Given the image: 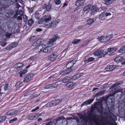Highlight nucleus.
<instances>
[{
  "instance_id": "42",
  "label": "nucleus",
  "mask_w": 125,
  "mask_h": 125,
  "mask_svg": "<svg viewBox=\"0 0 125 125\" xmlns=\"http://www.w3.org/2000/svg\"><path fill=\"white\" fill-rule=\"evenodd\" d=\"M18 43L16 42H14L10 44L12 49L16 47L18 45Z\"/></svg>"
},
{
  "instance_id": "16",
  "label": "nucleus",
  "mask_w": 125,
  "mask_h": 125,
  "mask_svg": "<svg viewBox=\"0 0 125 125\" xmlns=\"http://www.w3.org/2000/svg\"><path fill=\"white\" fill-rule=\"evenodd\" d=\"M94 100V99H90L87 100L86 101L84 102L82 104L81 106V107H82L84 105H86L88 104H90L93 102Z\"/></svg>"
},
{
  "instance_id": "40",
  "label": "nucleus",
  "mask_w": 125,
  "mask_h": 125,
  "mask_svg": "<svg viewBox=\"0 0 125 125\" xmlns=\"http://www.w3.org/2000/svg\"><path fill=\"white\" fill-rule=\"evenodd\" d=\"M36 39V37L35 36H33L30 37L29 38V40L30 42H33Z\"/></svg>"
},
{
  "instance_id": "64",
  "label": "nucleus",
  "mask_w": 125,
  "mask_h": 125,
  "mask_svg": "<svg viewBox=\"0 0 125 125\" xmlns=\"http://www.w3.org/2000/svg\"><path fill=\"white\" fill-rule=\"evenodd\" d=\"M29 11L30 13H32V10L31 9H29Z\"/></svg>"
},
{
  "instance_id": "25",
  "label": "nucleus",
  "mask_w": 125,
  "mask_h": 125,
  "mask_svg": "<svg viewBox=\"0 0 125 125\" xmlns=\"http://www.w3.org/2000/svg\"><path fill=\"white\" fill-rule=\"evenodd\" d=\"M72 76H66L62 80V81L63 83H66L72 79Z\"/></svg>"
},
{
  "instance_id": "54",
  "label": "nucleus",
  "mask_w": 125,
  "mask_h": 125,
  "mask_svg": "<svg viewBox=\"0 0 125 125\" xmlns=\"http://www.w3.org/2000/svg\"><path fill=\"white\" fill-rule=\"evenodd\" d=\"M11 35L12 34L11 33H7V34H6V37H8V38H10V36H11Z\"/></svg>"
},
{
  "instance_id": "2",
  "label": "nucleus",
  "mask_w": 125,
  "mask_h": 125,
  "mask_svg": "<svg viewBox=\"0 0 125 125\" xmlns=\"http://www.w3.org/2000/svg\"><path fill=\"white\" fill-rule=\"evenodd\" d=\"M10 91V87L8 83L2 84L0 85V94H7Z\"/></svg>"
},
{
  "instance_id": "37",
  "label": "nucleus",
  "mask_w": 125,
  "mask_h": 125,
  "mask_svg": "<svg viewBox=\"0 0 125 125\" xmlns=\"http://www.w3.org/2000/svg\"><path fill=\"white\" fill-rule=\"evenodd\" d=\"M6 118L7 117L5 116H0V123L4 121Z\"/></svg>"
},
{
  "instance_id": "41",
  "label": "nucleus",
  "mask_w": 125,
  "mask_h": 125,
  "mask_svg": "<svg viewBox=\"0 0 125 125\" xmlns=\"http://www.w3.org/2000/svg\"><path fill=\"white\" fill-rule=\"evenodd\" d=\"M94 21L93 19H92L90 18L87 20V22L88 24H91Z\"/></svg>"
},
{
  "instance_id": "28",
  "label": "nucleus",
  "mask_w": 125,
  "mask_h": 125,
  "mask_svg": "<svg viewBox=\"0 0 125 125\" xmlns=\"http://www.w3.org/2000/svg\"><path fill=\"white\" fill-rule=\"evenodd\" d=\"M118 52L122 53L125 52V45L122 47L118 51Z\"/></svg>"
},
{
  "instance_id": "56",
  "label": "nucleus",
  "mask_w": 125,
  "mask_h": 125,
  "mask_svg": "<svg viewBox=\"0 0 125 125\" xmlns=\"http://www.w3.org/2000/svg\"><path fill=\"white\" fill-rule=\"evenodd\" d=\"M36 31L38 32H41L42 31V29L40 28H37L36 29Z\"/></svg>"
},
{
  "instance_id": "23",
  "label": "nucleus",
  "mask_w": 125,
  "mask_h": 125,
  "mask_svg": "<svg viewBox=\"0 0 125 125\" xmlns=\"http://www.w3.org/2000/svg\"><path fill=\"white\" fill-rule=\"evenodd\" d=\"M107 50V51L108 52H111V53H110L109 54V55L111 56V55H113L115 54V50H114V49L113 48H109Z\"/></svg>"
},
{
  "instance_id": "30",
  "label": "nucleus",
  "mask_w": 125,
  "mask_h": 125,
  "mask_svg": "<svg viewBox=\"0 0 125 125\" xmlns=\"http://www.w3.org/2000/svg\"><path fill=\"white\" fill-rule=\"evenodd\" d=\"M27 72V70H23L22 71H21L20 73V77H22L24 76H25V74Z\"/></svg>"
},
{
  "instance_id": "46",
  "label": "nucleus",
  "mask_w": 125,
  "mask_h": 125,
  "mask_svg": "<svg viewBox=\"0 0 125 125\" xmlns=\"http://www.w3.org/2000/svg\"><path fill=\"white\" fill-rule=\"evenodd\" d=\"M34 21L32 19H30L28 21V25L30 26H31L33 23Z\"/></svg>"
},
{
  "instance_id": "60",
  "label": "nucleus",
  "mask_w": 125,
  "mask_h": 125,
  "mask_svg": "<svg viewBox=\"0 0 125 125\" xmlns=\"http://www.w3.org/2000/svg\"><path fill=\"white\" fill-rule=\"evenodd\" d=\"M7 43V42H4L2 43L1 45L2 46L4 47L5 46Z\"/></svg>"
},
{
  "instance_id": "62",
  "label": "nucleus",
  "mask_w": 125,
  "mask_h": 125,
  "mask_svg": "<svg viewBox=\"0 0 125 125\" xmlns=\"http://www.w3.org/2000/svg\"><path fill=\"white\" fill-rule=\"evenodd\" d=\"M52 121H51L48 122L46 125H52Z\"/></svg>"
},
{
  "instance_id": "8",
  "label": "nucleus",
  "mask_w": 125,
  "mask_h": 125,
  "mask_svg": "<svg viewBox=\"0 0 125 125\" xmlns=\"http://www.w3.org/2000/svg\"><path fill=\"white\" fill-rule=\"evenodd\" d=\"M45 18L44 24H45V27L47 28V26L50 24L51 23V21L52 20V18L51 16H44Z\"/></svg>"
},
{
  "instance_id": "15",
  "label": "nucleus",
  "mask_w": 125,
  "mask_h": 125,
  "mask_svg": "<svg viewBox=\"0 0 125 125\" xmlns=\"http://www.w3.org/2000/svg\"><path fill=\"white\" fill-rule=\"evenodd\" d=\"M39 114L38 113H36L34 115H30L28 117L29 120H33L39 117Z\"/></svg>"
},
{
  "instance_id": "36",
  "label": "nucleus",
  "mask_w": 125,
  "mask_h": 125,
  "mask_svg": "<svg viewBox=\"0 0 125 125\" xmlns=\"http://www.w3.org/2000/svg\"><path fill=\"white\" fill-rule=\"evenodd\" d=\"M81 41L80 39H74L72 42V43L75 44H76L80 43Z\"/></svg>"
},
{
  "instance_id": "31",
  "label": "nucleus",
  "mask_w": 125,
  "mask_h": 125,
  "mask_svg": "<svg viewBox=\"0 0 125 125\" xmlns=\"http://www.w3.org/2000/svg\"><path fill=\"white\" fill-rule=\"evenodd\" d=\"M75 84V83L73 82H70L67 83L66 84V86L68 87H72Z\"/></svg>"
},
{
  "instance_id": "27",
  "label": "nucleus",
  "mask_w": 125,
  "mask_h": 125,
  "mask_svg": "<svg viewBox=\"0 0 125 125\" xmlns=\"http://www.w3.org/2000/svg\"><path fill=\"white\" fill-rule=\"evenodd\" d=\"M115 0H103L104 3L106 5H109L111 4L112 1Z\"/></svg>"
},
{
  "instance_id": "3",
  "label": "nucleus",
  "mask_w": 125,
  "mask_h": 125,
  "mask_svg": "<svg viewBox=\"0 0 125 125\" xmlns=\"http://www.w3.org/2000/svg\"><path fill=\"white\" fill-rule=\"evenodd\" d=\"M121 88V87L120 86H118L117 87H116L114 88H113L110 91V92H112L113 91H115L112 94H110L108 95L107 97V98L108 99H109L111 100H112L113 99V97L114 96L115 94L116 93H117L118 92H120V90H117L118 89H120Z\"/></svg>"
},
{
  "instance_id": "63",
  "label": "nucleus",
  "mask_w": 125,
  "mask_h": 125,
  "mask_svg": "<svg viewBox=\"0 0 125 125\" xmlns=\"http://www.w3.org/2000/svg\"><path fill=\"white\" fill-rule=\"evenodd\" d=\"M62 117H59V118H58L57 120H56V121H57V122L58 121H60V120L62 119Z\"/></svg>"
},
{
  "instance_id": "51",
  "label": "nucleus",
  "mask_w": 125,
  "mask_h": 125,
  "mask_svg": "<svg viewBox=\"0 0 125 125\" xmlns=\"http://www.w3.org/2000/svg\"><path fill=\"white\" fill-rule=\"evenodd\" d=\"M111 36L112 35H110L108 36H106V37H105L106 40V42H107L108 41L110 40V37H111Z\"/></svg>"
},
{
  "instance_id": "33",
  "label": "nucleus",
  "mask_w": 125,
  "mask_h": 125,
  "mask_svg": "<svg viewBox=\"0 0 125 125\" xmlns=\"http://www.w3.org/2000/svg\"><path fill=\"white\" fill-rule=\"evenodd\" d=\"M83 10L84 12L86 11H90V5H88L84 7L83 8Z\"/></svg>"
},
{
  "instance_id": "12",
  "label": "nucleus",
  "mask_w": 125,
  "mask_h": 125,
  "mask_svg": "<svg viewBox=\"0 0 125 125\" xmlns=\"http://www.w3.org/2000/svg\"><path fill=\"white\" fill-rule=\"evenodd\" d=\"M72 72V70L71 69H68L66 68V69H65L62 71L60 73L61 75H64L66 74H69L70 73Z\"/></svg>"
},
{
  "instance_id": "57",
  "label": "nucleus",
  "mask_w": 125,
  "mask_h": 125,
  "mask_svg": "<svg viewBox=\"0 0 125 125\" xmlns=\"http://www.w3.org/2000/svg\"><path fill=\"white\" fill-rule=\"evenodd\" d=\"M19 14L20 15H23V13L22 10H19L18 11Z\"/></svg>"
},
{
  "instance_id": "21",
  "label": "nucleus",
  "mask_w": 125,
  "mask_h": 125,
  "mask_svg": "<svg viewBox=\"0 0 125 125\" xmlns=\"http://www.w3.org/2000/svg\"><path fill=\"white\" fill-rule=\"evenodd\" d=\"M92 11L91 13H94L96 12L97 11V8L95 6L90 5V11Z\"/></svg>"
},
{
  "instance_id": "47",
  "label": "nucleus",
  "mask_w": 125,
  "mask_h": 125,
  "mask_svg": "<svg viewBox=\"0 0 125 125\" xmlns=\"http://www.w3.org/2000/svg\"><path fill=\"white\" fill-rule=\"evenodd\" d=\"M54 2L55 4L57 5H59L61 3V1L60 0H55Z\"/></svg>"
},
{
  "instance_id": "26",
  "label": "nucleus",
  "mask_w": 125,
  "mask_h": 125,
  "mask_svg": "<svg viewBox=\"0 0 125 125\" xmlns=\"http://www.w3.org/2000/svg\"><path fill=\"white\" fill-rule=\"evenodd\" d=\"M105 12H104L101 13L99 15V18L101 20H104L105 17Z\"/></svg>"
},
{
  "instance_id": "50",
  "label": "nucleus",
  "mask_w": 125,
  "mask_h": 125,
  "mask_svg": "<svg viewBox=\"0 0 125 125\" xmlns=\"http://www.w3.org/2000/svg\"><path fill=\"white\" fill-rule=\"evenodd\" d=\"M36 59V57L35 56H33L30 57L29 58V59H28V60H31L33 61L35 60Z\"/></svg>"
},
{
  "instance_id": "61",
  "label": "nucleus",
  "mask_w": 125,
  "mask_h": 125,
  "mask_svg": "<svg viewBox=\"0 0 125 125\" xmlns=\"http://www.w3.org/2000/svg\"><path fill=\"white\" fill-rule=\"evenodd\" d=\"M17 19L18 20H21L22 19V18L21 16H19L18 17Z\"/></svg>"
},
{
  "instance_id": "34",
  "label": "nucleus",
  "mask_w": 125,
  "mask_h": 125,
  "mask_svg": "<svg viewBox=\"0 0 125 125\" xmlns=\"http://www.w3.org/2000/svg\"><path fill=\"white\" fill-rule=\"evenodd\" d=\"M80 76V74L77 73L74 75L73 77L72 76V79L74 80H76L79 78Z\"/></svg>"
},
{
  "instance_id": "48",
  "label": "nucleus",
  "mask_w": 125,
  "mask_h": 125,
  "mask_svg": "<svg viewBox=\"0 0 125 125\" xmlns=\"http://www.w3.org/2000/svg\"><path fill=\"white\" fill-rule=\"evenodd\" d=\"M60 38V37L59 36V35H58L57 34H56L55 35H54V38H53V39H54L55 40V41L58 39Z\"/></svg>"
},
{
  "instance_id": "22",
  "label": "nucleus",
  "mask_w": 125,
  "mask_h": 125,
  "mask_svg": "<svg viewBox=\"0 0 125 125\" xmlns=\"http://www.w3.org/2000/svg\"><path fill=\"white\" fill-rule=\"evenodd\" d=\"M123 81H120L117 82L115 83L110 87V89L113 88L119 85L122 84L123 83Z\"/></svg>"
},
{
  "instance_id": "52",
  "label": "nucleus",
  "mask_w": 125,
  "mask_h": 125,
  "mask_svg": "<svg viewBox=\"0 0 125 125\" xmlns=\"http://www.w3.org/2000/svg\"><path fill=\"white\" fill-rule=\"evenodd\" d=\"M6 49L7 50H10L12 49L10 44L9 45H8L6 47Z\"/></svg>"
},
{
  "instance_id": "7",
  "label": "nucleus",
  "mask_w": 125,
  "mask_h": 125,
  "mask_svg": "<svg viewBox=\"0 0 125 125\" xmlns=\"http://www.w3.org/2000/svg\"><path fill=\"white\" fill-rule=\"evenodd\" d=\"M94 110H96L97 112L101 113L103 111L102 105L100 104H96L94 106Z\"/></svg>"
},
{
  "instance_id": "17",
  "label": "nucleus",
  "mask_w": 125,
  "mask_h": 125,
  "mask_svg": "<svg viewBox=\"0 0 125 125\" xmlns=\"http://www.w3.org/2000/svg\"><path fill=\"white\" fill-rule=\"evenodd\" d=\"M58 22L56 21H54L53 22H51L50 23V24L47 27H50V28L54 29V28L56 27V25L57 24Z\"/></svg>"
},
{
  "instance_id": "14",
  "label": "nucleus",
  "mask_w": 125,
  "mask_h": 125,
  "mask_svg": "<svg viewBox=\"0 0 125 125\" xmlns=\"http://www.w3.org/2000/svg\"><path fill=\"white\" fill-rule=\"evenodd\" d=\"M116 67L115 65H110L106 67L105 70L106 71H110L113 70Z\"/></svg>"
},
{
  "instance_id": "39",
  "label": "nucleus",
  "mask_w": 125,
  "mask_h": 125,
  "mask_svg": "<svg viewBox=\"0 0 125 125\" xmlns=\"http://www.w3.org/2000/svg\"><path fill=\"white\" fill-rule=\"evenodd\" d=\"M120 57H117L115 58L114 59V61L117 62H122V61L123 60L120 59Z\"/></svg>"
},
{
  "instance_id": "32",
  "label": "nucleus",
  "mask_w": 125,
  "mask_h": 125,
  "mask_svg": "<svg viewBox=\"0 0 125 125\" xmlns=\"http://www.w3.org/2000/svg\"><path fill=\"white\" fill-rule=\"evenodd\" d=\"M52 7V4L49 3L48 5L46 7V11H49L51 10Z\"/></svg>"
},
{
  "instance_id": "49",
  "label": "nucleus",
  "mask_w": 125,
  "mask_h": 125,
  "mask_svg": "<svg viewBox=\"0 0 125 125\" xmlns=\"http://www.w3.org/2000/svg\"><path fill=\"white\" fill-rule=\"evenodd\" d=\"M94 58L92 57L89 58L87 60V61H88L87 62L94 61Z\"/></svg>"
},
{
  "instance_id": "43",
  "label": "nucleus",
  "mask_w": 125,
  "mask_h": 125,
  "mask_svg": "<svg viewBox=\"0 0 125 125\" xmlns=\"http://www.w3.org/2000/svg\"><path fill=\"white\" fill-rule=\"evenodd\" d=\"M55 40L54 39H52L49 41V44L53 45L55 42Z\"/></svg>"
},
{
  "instance_id": "29",
  "label": "nucleus",
  "mask_w": 125,
  "mask_h": 125,
  "mask_svg": "<svg viewBox=\"0 0 125 125\" xmlns=\"http://www.w3.org/2000/svg\"><path fill=\"white\" fill-rule=\"evenodd\" d=\"M41 39H39L35 41L32 44V46H35L40 44L41 42Z\"/></svg>"
},
{
  "instance_id": "6",
  "label": "nucleus",
  "mask_w": 125,
  "mask_h": 125,
  "mask_svg": "<svg viewBox=\"0 0 125 125\" xmlns=\"http://www.w3.org/2000/svg\"><path fill=\"white\" fill-rule=\"evenodd\" d=\"M76 61V60L74 59L69 62L66 65V68L69 70V69H71L72 70V71H73V69L72 68V66H73L74 64L75 63Z\"/></svg>"
},
{
  "instance_id": "58",
  "label": "nucleus",
  "mask_w": 125,
  "mask_h": 125,
  "mask_svg": "<svg viewBox=\"0 0 125 125\" xmlns=\"http://www.w3.org/2000/svg\"><path fill=\"white\" fill-rule=\"evenodd\" d=\"M105 17L110 15H111V14L110 13H106V12H105Z\"/></svg>"
},
{
  "instance_id": "20",
  "label": "nucleus",
  "mask_w": 125,
  "mask_h": 125,
  "mask_svg": "<svg viewBox=\"0 0 125 125\" xmlns=\"http://www.w3.org/2000/svg\"><path fill=\"white\" fill-rule=\"evenodd\" d=\"M98 39L101 42L104 43L106 42L105 37L104 36H102L98 37Z\"/></svg>"
},
{
  "instance_id": "44",
  "label": "nucleus",
  "mask_w": 125,
  "mask_h": 125,
  "mask_svg": "<svg viewBox=\"0 0 125 125\" xmlns=\"http://www.w3.org/2000/svg\"><path fill=\"white\" fill-rule=\"evenodd\" d=\"M105 92V91L103 90L99 92L97 94V96H101L103 95Z\"/></svg>"
},
{
  "instance_id": "10",
  "label": "nucleus",
  "mask_w": 125,
  "mask_h": 125,
  "mask_svg": "<svg viewBox=\"0 0 125 125\" xmlns=\"http://www.w3.org/2000/svg\"><path fill=\"white\" fill-rule=\"evenodd\" d=\"M18 112V111L14 109H12L9 111L5 113L7 115H13L16 114Z\"/></svg>"
},
{
  "instance_id": "13",
  "label": "nucleus",
  "mask_w": 125,
  "mask_h": 125,
  "mask_svg": "<svg viewBox=\"0 0 125 125\" xmlns=\"http://www.w3.org/2000/svg\"><path fill=\"white\" fill-rule=\"evenodd\" d=\"M116 67L115 65H110L106 67L105 70L106 71H110L113 70Z\"/></svg>"
},
{
  "instance_id": "11",
  "label": "nucleus",
  "mask_w": 125,
  "mask_h": 125,
  "mask_svg": "<svg viewBox=\"0 0 125 125\" xmlns=\"http://www.w3.org/2000/svg\"><path fill=\"white\" fill-rule=\"evenodd\" d=\"M34 74H30L27 75L24 78L23 82L24 83H27L30 81L33 77Z\"/></svg>"
},
{
  "instance_id": "53",
  "label": "nucleus",
  "mask_w": 125,
  "mask_h": 125,
  "mask_svg": "<svg viewBox=\"0 0 125 125\" xmlns=\"http://www.w3.org/2000/svg\"><path fill=\"white\" fill-rule=\"evenodd\" d=\"M50 84L46 85L44 87V89H51Z\"/></svg>"
},
{
  "instance_id": "45",
  "label": "nucleus",
  "mask_w": 125,
  "mask_h": 125,
  "mask_svg": "<svg viewBox=\"0 0 125 125\" xmlns=\"http://www.w3.org/2000/svg\"><path fill=\"white\" fill-rule=\"evenodd\" d=\"M35 18L37 19H39L40 18V15L39 13L36 12L35 14Z\"/></svg>"
},
{
  "instance_id": "1",
  "label": "nucleus",
  "mask_w": 125,
  "mask_h": 125,
  "mask_svg": "<svg viewBox=\"0 0 125 125\" xmlns=\"http://www.w3.org/2000/svg\"><path fill=\"white\" fill-rule=\"evenodd\" d=\"M53 48L51 47L48 46L45 48L43 47V45L40 46L39 47H36L34 49V50H37L36 52H40L42 51L45 53H49L52 52L53 50Z\"/></svg>"
},
{
  "instance_id": "38",
  "label": "nucleus",
  "mask_w": 125,
  "mask_h": 125,
  "mask_svg": "<svg viewBox=\"0 0 125 125\" xmlns=\"http://www.w3.org/2000/svg\"><path fill=\"white\" fill-rule=\"evenodd\" d=\"M45 18L43 16L42 17L41 19V20H39L38 21V23L39 24H42V23H43L44 24V19Z\"/></svg>"
},
{
  "instance_id": "5",
  "label": "nucleus",
  "mask_w": 125,
  "mask_h": 125,
  "mask_svg": "<svg viewBox=\"0 0 125 125\" xmlns=\"http://www.w3.org/2000/svg\"><path fill=\"white\" fill-rule=\"evenodd\" d=\"M93 54L95 56H98L99 58L104 57L105 56L104 53V51L102 50H99L94 52Z\"/></svg>"
},
{
  "instance_id": "4",
  "label": "nucleus",
  "mask_w": 125,
  "mask_h": 125,
  "mask_svg": "<svg viewBox=\"0 0 125 125\" xmlns=\"http://www.w3.org/2000/svg\"><path fill=\"white\" fill-rule=\"evenodd\" d=\"M61 100L59 99L53 100L48 103L47 104V106L48 107H51L55 106L61 102Z\"/></svg>"
},
{
  "instance_id": "19",
  "label": "nucleus",
  "mask_w": 125,
  "mask_h": 125,
  "mask_svg": "<svg viewBox=\"0 0 125 125\" xmlns=\"http://www.w3.org/2000/svg\"><path fill=\"white\" fill-rule=\"evenodd\" d=\"M85 0H76L75 5L77 6H79L82 5Z\"/></svg>"
},
{
  "instance_id": "35",
  "label": "nucleus",
  "mask_w": 125,
  "mask_h": 125,
  "mask_svg": "<svg viewBox=\"0 0 125 125\" xmlns=\"http://www.w3.org/2000/svg\"><path fill=\"white\" fill-rule=\"evenodd\" d=\"M50 85L51 89L57 87L58 85L57 82H56L55 83L50 84Z\"/></svg>"
},
{
  "instance_id": "9",
  "label": "nucleus",
  "mask_w": 125,
  "mask_h": 125,
  "mask_svg": "<svg viewBox=\"0 0 125 125\" xmlns=\"http://www.w3.org/2000/svg\"><path fill=\"white\" fill-rule=\"evenodd\" d=\"M58 56V55L56 53H53L48 57V59L52 61H54L56 60Z\"/></svg>"
},
{
  "instance_id": "24",
  "label": "nucleus",
  "mask_w": 125,
  "mask_h": 125,
  "mask_svg": "<svg viewBox=\"0 0 125 125\" xmlns=\"http://www.w3.org/2000/svg\"><path fill=\"white\" fill-rule=\"evenodd\" d=\"M24 64L22 62L18 63L15 64L13 66L14 68L18 69L21 67L23 66Z\"/></svg>"
},
{
  "instance_id": "18",
  "label": "nucleus",
  "mask_w": 125,
  "mask_h": 125,
  "mask_svg": "<svg viewBox=\"0 0 125 125\" xmlns=\"http://www.w3.org/2000/svg\"><path fill=\"white\" fill-rule=\"evenodd\" d=\"M79 117L80 119H82L83 121H84L87 125V122L88 120V118L87 116L81 115L79 116Z\"/></svg>"
},
{
  "instance_id": "59",
  "label": "nucleus",
  "mask_w": 125,
  "mask_h": 125,
  "mask_svg": "<svg viewBox=\"0 0 125 125\" xmlns=\"http://www.w3.org/2000/svg\"><path fill=\"white\" fill-rule=\"evenodd\" d=\"M22 83V82H19L17 83L16 84V85L17 86H19L20 85V84H21Z\"/></svg>"
},
{
  "instance_id": "55",
  "label": "nucleus",
  "mask_w": 125,
  "mask_h": 125,
  "mask_svg": "<svg viewBox=\"0 0 125 125\" xmlns=\"http://www.w3.org/2000/svg\"><path fill=\"white\" fill-rule=\"evenodd\" d=\"M39 108V106H37L36 107V108L35 109H33L31 111L32 112H34L35 111H36Z\"/></svg>"
}]
</instances>
